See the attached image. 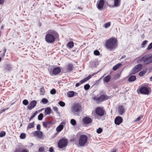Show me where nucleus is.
I'll return each instance as SVG.
<instances>
[{
    "label": "nucleus",
    "mask_w": 152,
    "mask_h": 152,
    "mask_svg": "<svg viewBox=\"0 0 152 152\" xmlns=\"http://www.w3.org/2000/svg\"><path fill=\"white\" fill-rule=\"evenodd\" d=\"M88 137L85 135H80L79 140V144L81 147L84 146L87 142Z\"/></svg>",
    "instance_id": "nucleus-5"
},
{
    "label": "nucleus",
    "mask_w": 152,
    "mask_h": 152,
    "mask_svg": "<svg viewBox=\"0 0 152 152\" xmlns=\"http://www.w3.org/2000/svg\"><path fill=\"white\" fill-rule=\"evenodd\" d=\"M82 84L81 83V82L80 81L79 83H77L76 84L75 86L76 87H78Z\"/></svg>",
    "instance_id": "nucleus-52"
},
{
    "label": "nucleus",
    "mask_w": 152,
    "mask_h": 152,
    "mask_svg": "<svg viewBox=\"0 0 152 152\" xmlns=\"http://www.w3.org/2000/svg\"><path fill=\"white\" fill-rule=\"evenodd\" d=\"M90 86L89 84H87L84 86V88L86 90H88L90 88Z\"/></svg>",
    "instance_id": "nucleus-39"
},
{
    "label": "nucleus",
    "mask_w": 152,
    "mask_h": 152,
    "mask_svg": "<svg viewBox=\"0 0 152 152\" xmlns=\"http://www.w3.org/2000/svg\"><path fill=\"white\" fill-rule=\"evenodd\" d=\"M70 123L72 125L75 126L76 124V121L74 119H72L71 120Z\"/></svg>",
    "instance_id": "nucleus-35"
},
{
    "label": "nucleus",
    "mask_w": 152,
    "mask_h": 152,
    "mask_svg": "<svg viewBox=\"0 0 152 152\" xmlns=\"http://www.w3.org/2000/svg\"><path fill=\"white\" fill-rule=\"evenodd\" d=\"M117 39L115 38H110L105 43L106 47L110 50H112L117 48Z\"/></svg>",
    "instance_id": "nucleus-2"
},
{
    "label": "nucleus",
    "mask_w": 152,
    "mask_h": 152,
    "mask_svg": "<svg viewBox=\"0 0 152 152\" xmlns=\"http://www.w3.org/2000/svg\"><path fill=\"white\" fill-rule=\"evenodd\" d=\"M142 118V117L141 116H139L137 117L136 119L135 120V121H139L141 119V118Z\"/></svg>",
    "instance_id": "nucleus-50"
},
{
    "label": "nucleus",
    "mask_w": 152,
    "mask_h": 152,
    "mask_svg": "<svg viewBox=\"0 0 152 152\" xmlns=\"http://www.w3.org/2000/svg\"><path fill=\"white\" fill-rule=\"evenodd\" d=\"M40 94L42 95H44L45 93V91L44 87H42L40 88Z\"/></svg>",
    "instance_id": "nucleus-36"
},
{
    "label": "nucleus",
    "mask_w": 152,
    "mask_h": 152,
    "mask_svg": "<svg viewBox=\"0 0 152 152\" xmlns=\"http://www.w3.org/2000/svg\"><path fill=\"white\" fill-rule=\"evenodd\" d=\"M142 68V65L139 64L134 66L130 72V74H134L140 71Z\"/></svg>",
    "instance_id": "nucleus-8"
},
{
    "label": "nucleus",
    "mask_w": 152,
    "mask_h": 152,
    "mask_svg": "<svg viewBox=\"0 0 152 152\" xmlns=\"http://www.w3.org/2000/svg\"><path fill=\"white\" fill-rule=\"evenodd\" d=\"M67 141L66 140L62 138L59 141L58 143V146L60 148H62L67 145Z\"/></svg>",
    "instance_id": "nucleus-7"
},
{
    "label": "nucleus",
    "mask_w": 152,
    "mask_h": 152,
    "mask_svg": "<svg viewBox=\"0 0 152 152\" xmlns=\"http://www.w3.org/2000/svg\"><path fill=\"white\" fill-rule=\"evenodd\" d=\"M53 108L54 111H56L57 112H58V109L57 107H53Z\"/></svg>",
    "instance_id": "nucleus-53"
},
{
    "label": "nucleus",
    "mask_w": 152,
    "mask_h": 152,
    "mask_svg": "<svg viewBox=\"0 0 152 152\" xmlns=\"http://www.w3.org/2000/svg\"><path fill=\"white\" fill-rule=\"evenodd\" d=\"M15 152H28L26 149H23L20 150V149H17L16 150Z\"/></svg>",
    "instance_id": "nucleus-32"
},
{
    "label": "nucleus",
    "mask_w": 152,
    "mask_h": 152,
    "mask_svg": "<svg viewBox=\"0 0 152 152\" xmlns=\"http://www.w3.org/2000/svg\"><path fill=\"white\" fill-rule=\"evenodd\" d=\"M37 111H35L33 114L31 115V117L29 119V121H30L37 114Z\"/></svg>",
    "instance_id": "nucleus-34"
},
{
    "label": "nucleus",
    "mask_w": 152,
    "mask_h": 152,
    "mask_svg": "<svg viewBox=\"0 0 152 152\" xmlns=\"http://www.w3.org/2000/svg\"><path fill=\"white\" fill-rule=\"evenodd\" d=\"M51 109L50 107H48L45 110L44 114L46 116L47 115H50L51 112Z\"/></svg>",
    "instance_id": "nucleus-20"
},
{
    "label": "nucleus",
    "mask_w": 152,
    "mask_h": 152,
    "mask_svg": "<svg viewBox=\"0 0 152 152\" xmlns=\"http://www.w3.org/2000/svg\"><path fill=\"white\" fill-rule=\"evenodd\" d=\"M81 105L78 103H76L73 105L71 108V111L75 115H78V113L81 111Z\"/></svg>",
    "instance_id": "nucleus-4"
},
{
    "label": "nucleus",
    "mask_w": 152,
    "mask_h": 152,
    "mask_svg": "<svg viewBox=\"0 0 152 152\" xmlns=\"http://www.w3.org/2000/svg\"><path fill=\"white\" fill-rule=\"evenodd\" d=\"M4 0H0V4H3L4 2Z\"/></svg>",
    "instance_id": "nucleus-58"
},
{
    "label": "nucleus",
    "mask_w": 152,
    "mask_h": 152,
    "mask_svg": "<svg viewBox=\"0 0 152 152\" xmlns=\"http://www.w3.org/2000/svg\"><path fill=\"white\" fill-rule=\"evenodd\" d=\"M74 43L72 41L69 42L67 44V47L71 48L74 46Z\"/></svg>",
    "instance_id": "nucleus-26"
},
{
    "label": "nucleus",
    "mask_w": 152,
    "mask_h": 152,
    "mask_svg": "<svg viewBox=\"0 0 152 152\" xmlns=\"http://www.w3.org/2000/svg\"><path fill=\"white\" fill-rule=\"evenodd\" d=\"M87 80H87L86 78L84 79L83 80H81L80 81V82H81V83L82 84H83V83H84L85 82H86Z\"/></svg>",
    "instance_id": "nucleus-49"
},
{
    "label": "nucleus",
    "mask_w": 152,
    "mask_h": 152,
    "mask_svg": "<svg viewBox=\"0 0 152 152\" xmlns=\"http://www.w3.org/2000/svg\"><path fill=\"white\" fill-rule=\"evenodd\" d=\"M44 150V149L42 148H39V152H42Z\"/></svg>",
    "instance_id": "nucleus-55"
},
{
    "label": "nucleus",
    "mask_w": 152,
    "mask_h": 152,
    "mask_svg": "<svg viewBox=\"0 0 152 152\" xmlns=\"http://www.w3.org/2000/svg\"><path fill=\"white\" fill-rule=\"evenodd\" d=\"M97 73V72H96V73H94L93 74H92V75H91V76H93L94 75H95L96 73Z\"/></svg>",
    "instance_id": "nucleus-62"
},
{
    "label": "nucleus",
    "mask_w": 152,
    "mask_h": 152,
    "mask_svg": "<svg viewBox=\"0 0 152 152\" xmlns=\"http://www.w3.org/2000/svg\"><path fill=\"white\" fill-rule=\"evenodd\" d=\"M6 135V132H4L2 131L1 133H0V137H2L4 136H5Z\"/></svg>",
    "instance_id": "nucleus-42"
},
{
    "label": "nucleus",
    "mask_w": 152,
    "mask_h": 152,
    "mask_svg": "<svg viewBox=\"0 0 152 152\" xmlns=\"http://www.w3.org/2000/svg\"><path fill=\"white\" fill-rule=\"evenodd\" d=\"M116 152V150L114 149L111 151V152Z\"/></svg>",
    "instance_id": "nucleus-60"
},
{
    "label": "nucleus",
    "mask_w": 152,
    "mask_h": 152,
    "mask_svg": "<svg viewBox=\"0 0 152 152\" xmlns=\"http://www.w3.org/2000/svg\"><path fill=\"white\" fill-rule=\"evenodd\" d=\"M6 49L5 48H4V49L3 50V51H1L0 52V55L1 57H4L5 55V53H6Z\"/></svg>",
    "instance_id": "nucleus-29"
},
{
    "label": "nucleus",
    "mask_w": 152,
    "mask_h": 152,
    "mask_svg": "<svg viewBox=\"0 0 152 152\" xmlns=\"http://www.w3.org/2000/svg\"><path fill=\"white\" fill-rule=\"evenodd\" d=\"M126 56L125 55H124V56H122L121 58V59H123V58H125V57H126Z\"/></svg>",
    "instance_id": "nucleus-59"
},
{
    "label": "nucleus",
    "mask_w": 152,
    "mask_h": 152,
    "mask_svg": "<svg viewBox=\"0 0 152 152\" xmlns=\"http://www.w3.org/2000/svg\"><path fill=\"white\" fill-rule=\"evenodd\" d=\"M42 132L39 131H37L34 132V136H37L39 138H42Z\"/></svg>",
    "instance_id": "nucleus-18"
},
{
    "label": "nucleus",
    "mask_w": 152,
    "mask_h": 152,
    "mask_svg": "<svg viewBox=\"0 0 152 152\" xmlns=\"http://www.w3.org/2000/svg\"><path fill=\"white\" fill-rule=\"evenodd\" d=\"M145 73V72L144 71H142L140 72L139 73V75L140 76H143Z\"/></svg>",
    "instance_id": "nucleus-48"
},
{
    "label": "nucleus",
    "mask_w": 152,
    "mask_h": 152,
    "mask_svg": "<svg viewBox=\"0 0 152 152\" xmlns=\"http://www.w3.org/2000/svg\"><path fill=\"white\" fill-rule=\"evenodd\" d=\"M48 100L46 98H44L42 99L41 102L44 104H46L48 102Z\"/></svg>",
    "instance_id": "nucleus-31"
},
{
    "label": "nucleus",
    "mask_w": 152,
    "mask_h": 152,
    "mask_svg": "<svg viewBox=\"0 0 152 152\" xmlns=\"http://www.w3.org/2000/svg\"><path fill=\"white\" fill-rule=\"evenodd\" d=\"M34 127V122L33 123H30L28 124V126L27 127V129L28 130L29 129H31Z\"/></svg>",
    "instance_id": "nucleus-27"
},
{
    "label": "nucleus",
    "mask_w": 152,
    "mask_h": 152,
    "mask_svg": "<svg viewBox=\"0 0 152 152\" xmlns=\"http://www.w3.org/2000/svg\"><path fill=\"white\" fill-rule=\"evenodd\" d=\"M111 78V77L110 75H108L107 76L105 77L103 79V81L104 82L108 83L110 80Z\"/></svg>",
    "instance_id": "nucleus-22"
},
{
    "label": "nucleus",
    "mask_w": 152,
    "mask_h": 152,
    "mask_svg": "<svg viewBox=\"0 0 152 152\" xmlns=\"http://www.w3.org/2000/svg\"><path fill=\"white\" fill-rule=\"evenodd\" d=\"M61 71V69L59 67L55 68L52 71H51V70H49L50 74L51 76L58 74Z\"/></svg>",
    "instance_id": "nucleus-9"
},
{
    "label": "nucleus",
    "mask_w": 152,
    "mask_h": 152,
    "mask_svg": "<svg viewBox=\"0 0 152 152\" xmlns=\"http://www.w3.org/2000/svg\"><path fill=\"white\" fill-rule=\"evenodd\" d=\"M31 146H32L33 145V143H31Z\"/></svg>",
    "instance_id": "nucleus-64"
},
{
    "label": "nucleus",
    "mask_w": 152,
    "mask_h": 152,
    "mask_svg": "<svg viewBox=\"0 0 152 152\" xmlns=\"http://www.w3.org/2000/svg\"><path fill=\"white\" fill-rule=\"evenodd\" d=\"M148 42L147 40H145L143 41L142 44V47L144 48L145 47V45Z\"/></svg>",
    "instance_id": "nucleus-44"
},
{
    "label": "nucleus",
    "mask_w": 152,
    "mask_h": 152,
    "mask_svg": "<svg viewBox=\"0 0 152 152\" xmlns=\"http://www.w3.org/2000/svg\"><path fill=\"white\" fill-rule=\"evenodd\" d=\"M53 149L52 147H51L49 148V151L50 152H53Z\"/></svg>",
    "instance_id": "nucleus-54"
},
{
    "label": "nucleus",
    "mask_w": 152,
    "mask_h": 152,
    "mask_svg": "<svg viewBox=\"0 0 152 152\" xmlns=\"http://www.w3.org/2000/svg\"><path fill=\"white\" fill-rule=\"evenodd\" d=\"M37 102L35 100H33L31 101L29 103V104L28 106V109L31 110L34 108L36 105Z\"/></svg>",
    "instance_id": "nucleus-13"
},
{
    "label": "nucleus",
    "mask_w": 152,
    "mask_h": 152,
    "mask_svg": "<svg viewBox=\"0 0 152 152\" xmlns=\"http://www.w3.org/2000/svg\"><path fill=\"white\" fill-rule=\"evenodd\" d=\"M114 6L115 7H118L120 6V0H114Z\"/></svg>",
    "instance_id": "nucleus-23"
},
{
    "label": "nucleus",
    "mask_w": 152,
    "mask_h": 152,
    "mask_svg": "<svg viewBox=\"0 0 152 152\" xmlns=\"http://www.w3.org/2000/svg\"><path fill=\"white\" fill-rule=\"evenodd\" d=\"M102 131V129L101 128H99L96 130V132L98 134L101 133Z\"/></svg>",
    "instance_id": "nucleus-43"
},
{
    "label": "nucleus",
    "mask_w": 152,
    "mask_h": 152,
    "mask_svg": "<svg viewBox=\"0 0 152 152\" xmlns=\"http://www.w3.org/2000/svg\"><path fill=\"white\" fill-rule=\"evenodd\" d=\"M152 48V42H151L148 46L147 49L148 50H150Z\"/></svg>",
    "instance_id": "nucleus-47"
},
{
    "label": "nucleus",
    "mask_w": 152,
    "mask_h": 152,
    "mask_svg": "<svg viewBox=\"0 0 152 152\" xmlns=\"http://www.w3.org/2000/svg\"><path fill=\"white\" fill-rule=\"evenodd\" d=\"M138 63H142L145 66L148 65L152 62L151 56L148 57L147 55L144 56L137 61Z\"/></svg>",
    "instance_id": "nucleus-3"
},
{
    "label": "nucleus",
    "mask_w": 152,
    "mask_h": 152,
    "mask_svg": "<svg viewBox=\"0 0 152 152\" xmlns=\"http://www.w3.org/2000/svg\"><path fill=\"white\" fill-rule=\"evenodd\" d=\"M52 124V121L44 122L43 126L45 127H49Z\"/></svg>",
    "instance_id": "nucleus-19"
},
{
    "label": "nucleus",
    "mask_w": 152,
    "mask_h": 152,
    "mask_svg": "<svg viewBox=\"0 0 152 152\" xmlns=\"http://www.w3.org/2000/svg\"><path fill=\"white\" fill-rule=\"evenodd\" d=\"M63 122H61L60 124L56 128V130L58 132H61L63 128V126L62 124Z\"/></svg>",
    "instance_id": "nucleus-21"
},
{
    "label": "nucleus",
    "mask_w": 152,
    "mask_h": 152,
    "mask_svg": "<svg viewBox=\"0 0 152 152\" xmlns=\"http://www.w3.org/2000/svg\"><path fill=\"white\" fill-rule=\"evenodd\" d=\"M139 91L141 94H148L149 92V90L145 87H142L140 89Z\"/></svg>",
    "instance_id": "nucleus-12"
},
{
    "label": "nucleus",
    "mask_w": 152,
    "mask_h": 152,
    "mask_svg": "<svg viewBox=\"0 0 152 152\" xmlns=\"http://www.w3.org/2000/svg\"><path fill=\"white\" fill-rule=\"evenodd\" d=\"M56 90L55 89L53 88L50 91V93L52 94H56Z\"/></svg>",
    "instance_id": "nucleus-46"
},
{
    "label": "nucleus",
    "mask_w": 152,
    "mask_h": 152,
    "mask_svg": "<svg viewBox=\"0 0 152 152\" xmlns=\"http://www.w3.org/2000/svg\"><path fill=\"white\" fill-rule=\"evenodd\" d=\"M124 107L122 105H120L118 109V112L119 115H122L124 113Z\"/></svg>",
    "instance_id": "nucleus-16"
},
{
    "label": "nucleus",
    "mask_w": 152,
    "mask_h": 152,
    "mask_svg": "<svg viewBox=\"0 0 152 152\" xmlns=\"http://www.w3.org/2000/svg\"><path fill=\"white\" fill-rule=\"evenodd\" d=\"M83 121L84 124H90L92 122V120L90 118L86 117L83 119Z\"/></svg>",
    "instance_id": "nucleus-15"
},
{
    "label": "nucleus",
    "mask_w": 152,
    "mask_h": 152,
    "mask_svg": "<svg viewBox=\"0 0 152 152\" xmlns=\"http://www.w3.org/2000/svg\"><path fill=\"white\" fill-rule=\"evenodd\" d=\"M123 122V119L121 116H117L115 119V123L116 125H119Z\"/></svg>",
    "instance_id": "nucleus-14"
},
{
    "label": "nucleus",
    "mask_w": 152,
    "mask_h": 152,
    "mask_svg": "<svg viewBox=\"0 0 152 152\" xmlns=\"http://www.w3.org/2000/svg\"><path fill=\"white\" fill-rule=\"evenodd\" d=\"M149 79L151 81H152V76Z\"/></svg>",
    "instance_id": "nucleus-61"
},
{
    "label": "nucleus",
    "mask_w": 152,
    "mask_h": 152,
    "mask_svg": "<svg viewBox=\"0 0 152 152\" xmlns=\"http://www.w3.org/2000/svg\"><path fill=\"white\" fill-rule=\"evenodd\" d=\"M12 68V66L10 64H7L5 66V69L8 70L10 71Z\"/></svg>",
    "instance_id": "nucleus-30"
},
{
    "label": "nucleus",
    "mask_w": 152,
    "mask_h": 152,
    "mask_svg": "<svg viewBox=\"0 0 152 152\" xmlns=\"http://www.w3.org/2000/svg\"><path fill=\"white\" fill-rule=\"evenodd\" d=\"M91 77H92V76H91V75H89L88 77H86L87 80H89L90 78H91Z\"/></svg>",
    "instance_id": "nucleus-57"
},
{
    "label": "nucleus",
    "mask_w": 152,
    "mask_h": 152,
    "mask_svg": "<svg viewBox=\"0 0 152 152\" xmlns=\"http://www.w3.org/2000/svg\"><path fill=\"white\" fill-rule=\"evenodd\" d=\"M95 113L97 115L100 116H103L104 114V111L102 108L99 107L96 108Z\"/></svg>",
    "instance_id": "nucleus-11"
},
{
    "label": "nucleus",
    "mask_w": 152,
    "mask_h": 152,
    "mask_svg": "<svg viewBox=\"0 0 152 152\" xmlns=\"http://www.w3.org/2000/svg\"><path fill=\"white\" fill-rule=\"evenodd\" d=\"M58 104L61 107H64L65 106V103L62 101H60L58 102Z\"/></svg>",
    "instance_id": "nucleus-38"
},
{
    "label": "nucleus",
    "mask_w": 152,
    "mask_h": 152,
    "mask_svg": "<svg viewBox=\"0 0 152 152\" xmlns=\"http://www.w3.org/2000/svg\"><path fill=\"white\" fill-rule=\"evenodd\" d=\"M8 108H6L4 109H3L2 110L1 112L0 113V114L1 113L3 112H4L6 110H8Z\"/></svg>",
    "instance_id": "nucleus-56"
},
{
    "label": "nucleus",
    "mask_w": 152,
    "mask_h": 152,
    "mask_svg": "<svg viewBox=\"0 0 152 152\" xmlns=\"http://www.w3.org/2000/svg\"><path fill=\"white\" fill-rule=\"evenodd\" d=\"M23 103L24 105H27L28 104V100L26 99H24L23 101Z\"/></svg>",
    "instance_id": "nucleus-41"
},
{
    "label": "nucleus",
    "mask_w": 152,
    "mask_h": 152,
    "mask_svg": "<svg viewBox=\"0 0 152 152\" xmlns=\"http://www.w3.org/2000/svg\"><path fill=\"white\" fill-rule=\"evenodd\" d=\"M26 134L25 133H22L20 134V138L21 139H24L26 137Z\"/></svg>",
    "instance_id": "nucleus-37"
},
{
    "label": "nucleus",
    "mask_w": 152,
    "mask_h": 152,
    "mask_svg": "<svg viewBox=\"0 0 152 152\" xmlns=\"http://www.w3.org/2000/svg\"><path fill=\"white\" fill-rule=\"evenodd\" d=\"M104 4V0H99L97 1L96 7L99 10L101 11L102 10Z\"/></svg>",
    "instance_id": "nucleus-10"
},
{
    "label": "nucleus",
    "mask_w": 152,
    "mask_h": 152,
    "mask_svg": "<svg viewBox=\"0 0 152 152\" xmlns=\"http://www.w3.org/2000/svg\"><path fill=\"white\" fill-rule=\"evenodd\" d=\"M122 65V64L121 63H118L116 65L113 66V70L115 71L118 69Z\"/></svg>",
    "instance_id": "nucleus-25"
},
{
    "label": "nucleus",
    "mask_w": 152,
    "mask_h": 152,
    "mask_svg": "<svg viewBox=\"0 0 152 152\" xmlns=\"http://www.w3.org/2000/svg\"><path fill=\"white\" fill-rule=\"evenodd\" d=\"M66 69V72L71 71L73 68V65L71 64H69L65 67Z\"/></svg>",
    "instance_id": "nucleus-17"
},
{
    "label": "nucleus",
    "mask_w": 152,
    "mask_h": 152,
    "mask_svg": "<svg viewBox=\"0 0 152 152\" xmlns=\"http://www.w3.org/2000/svg\"><path fill=\"white\" fill-rule=\"evenodd\" d=\"M58 37V35L56 31L49 30L46 33L45 40L48 43L53 44L55 41L56 37Z\"/></svg>",
    "instance_id": "nucleus-1"
},
{
    "label": "nucleus",
    "mask_w": 152,
    "mask_h": 152,
    "mask_svg": "<svg viewBox=\"0 0 152 152\" xmlns=\"http://www.w3.org/2000/svg\"><path fill=\"white\" fill-rule=\"evenodd\" d=\"M43 115L42 113H40L38 117V119L39 121L42 120L43 118Z\"/></svg>",
    "instance_id": "nucleus-33"
},
{
    "label": "nucleus",
    "mask_w": 152,
    "mask_h": 152,
    "mask_svg": "<svg viewBox=\"0 0 152 152\" xmlns=\"http://www.w3.org/2000/svg\"><path fill=\"white\" fill-rule=\"evenodd\" d=\"M110 98V96H107L104 94H101L99 97H94V100H96L98 103H100L103 101L108 99Z\"/></svg>",
    "instance_id": "nucleus-6"
},
{
    "label": "nucleus",
    "mask_w": 152,
    "mask_h": 152,
    "mask_svg": "<svg viewBox=\"0 0 152 152\" xmlns=\"http://www.w3.org/2000/svg\"><path fill=\"white\" fill-rule=\"evenodd\" d=\"M110 26V22H108L105 23L104 24V27L106 28H107Z\"/></svg>",
    "instance_id": "nucleus-40"
},
{
    "label": "nucleus",
    "mask_w": 152,
    "mask_h": 152,
    "mask_svg": "<svg viewBox=\"0 0 152 152\" xmlns=\"http://www.w3.org/2000/svg\"><path fill=\"white\" fill-rule=\"evenodd\" d=\"M136 79V76L132 75L130 76L129 78L128 81L129 82H132L135 81Z\"/></svg>",
    "instance_id": "nucleus-24"
},
{
    "label": "nucleus",
    "mask_w": 152,
    "mask_h": 152,
    "mask_svg": "<svg viewBox=\"0 0 152 152\" xmlns=\"http://www.w3.org/2000/svg\"><path fill=\"white\" fill-rule=\"evenodd\" d=\"M68 97H72L74 94V92L73 91H70L67 93Z\"/></svg>",
    "instance_id": "nucleus-28"
},
{
    "label": "nucleus",
    "mask_w": 152,
    "mask_h": 152,
    "mask_svg": "<svg viewBox=\"0 0 152 152\" xmlns=\"http://www.w3.org/2000/svg\"><path fill=\"white\" fill-rule=\"evenodd\" d=\"M78 9H80V8L79 7H78Z\"/></svg>",
    "instance_id": "nucleus-63"
},
{
    "label": "nucleus",
    "mask_w": 152,
    "mask_h": 152,
    "mask_svg": "<svg viewBox=\"0 0 152 152\" xmlns=\"http://www.w3.org/2000/svg\"><path fill=\"white\" fill-rule=\"evenodd\" d=\"M37 129L38 130H39L40 129V125L39 124H38L37 126Z\"/></svg>",
    "instance_id": "nucleus-51"
},
{
    "label": "nucleus",
    "mask_w": 152,
    "mask_h": 152,
    "mask_svg": "<svg viewBox=\"0 0 152 152\" xmlns=\"http://www.w3.org/2000/svg\"><path fill=\"white\" fill-rule=\"evenodd\" d=\"M94 54L96 56H98L100 54V53L98 50H95L94 52Z\"/></svg>",
    "instance_id": "nucleus-45"
}]
</instances>
